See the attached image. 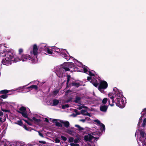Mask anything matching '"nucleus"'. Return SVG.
Returning a JSON list of instances; mask_svg holds the SVG:
<instances>
[{"label":"nucleus","mask_w":146,"mask_h":146,"mask_svg":"<svg viewBox=\"0 0 146 146\" xmlns=\"http://www.w3.org/2000/svg\"><path fill=\"white\" fill-rule=\"evenodd\" d=\"M81 100L80 98L79 97H76V99L75 100V102H76L79 103L80 102V101Z\"/></svg>","instance_id":"bb28decb"},{"label":"nucleus","mask_w":146,"mask_h":146,"mask_svg":"<svg viewBox=\"0 0 146 146\" xmlns=\"http://www.w3.org/2000/svg\"><path fill=\"white\" fill-rule=\"evenodd\" d=\"M69 107V105L68 104H66L65 105H64L62 106V108L63 109H64L66 108H68Z\"/></svg>","instance_id":"2f4dec72"},{"label":"nucleus","mask_w":146,"mask_h":146,"mask_svg":"<svg viewBox=\"0 0 146 146\" xmlns=\"http://www.w3.org/2000/svg\"><path fill=\"white\" fill-rule=\"evenodd\" d=\"M23 127L27 131L29 130V129L25 125H23Z\"/></svg>","instance_id":"c03bdc74"},{"label":"nucleus","mask_w":146,"mask_h":146,"mask_svg":"<svg viewBox=\"0 0 146 146\" xmlns=\"http://www.w3.org/2000/svg\"><path fill=\"white\" fill-rule=\"evenodd\" d=\"M58 91L57 90L54 91L53 93V94L54 96H56L58 93Z\"/></svg>","instance_id":"473e14b6"},{"label":"nucleus","mask_w":146,"mask_h":146,"mask_svg":"<svg viewBox=\"0 0 146 146\" xmlns=\"http://www.w3.org/2000/svg\"><path fill=\"white\" fill-rule=\"evenodd\" d=\"M81 113L83 115H87L89 116H90V114L89 113H88L87 111L85 110H82L81 111Z\"/></svg>","instance_id":"dca6fc26"},{"label":"nucleus","mask_w":146,"mask_h":146,"mask_svg":"<svg viewBox=\"0 0 146 146\" xmlns=\"http://www.w3.org/2000/svg\"><path fill=\"white\" fill-rule=\"evenodd\" d=\"M38 47L39 48L41 49V50H44L48 54H52L53 52L52 50L48 48L46 44L41 43L39 45Z\"/></svg>","instance_id":"6e6552de"},{"label":"nucleus","mask_w":146,"mask_h":146,"mask_svg":"<svg viewBox=\"0 0 146 146\" xmlns=\"http://www.w3.org/2000/svg\"><path fill=\"white\" fill-rule=\"evenodd\" d=\"M32 120L36 123H39L40 121V120L39 119L36 118L35 117H33ZM31 120H32V119H31Z\"/></svg>","instance_id":"6ab92c4d"},{"label":"nucleus","mask_w":146,"mask_h":146,"mask_svg":"<svg viewBox=\"0 0 146 146\" xmlns=\"http://www.w3.org/2000/svg\"><path fill=\"white\" fill-rule=\"evenodd\" d=\"M1 110L5 112H9V110H5V109H3L2 108L1 109Z\"/></svg>","instance_id":"a19ab883"},{"label":"nucleus","mask_w":146,"mask_h":146,"mask_svg":"<svg viewBox=\"0 0 146 146\" xmlns=\"http://www.w3.org/2000/svg\"><path fill=\"white\" fill-rule=\"evenodd\" d=\"M27 88L29 89L30 90H31L33 89H34L35 90H37L38 89V87L36 85H32L29 87H28Z\"/></svg>","instance_id":"a211bd4d"},{"label":"nucleus","mask_w":146,"mask_h":146,"mask_svg":"<svg viewBox=\"0 0 146 146\" xmlns=\"http://www.w3.org/2000/svg\"><path fill=\"white\" fill-rule=\"evenodd\" d=\"M61 123H63L64 125V126L66 127H68L69 126V123L67 121H60Z\"/></svg>","instance_id":"f3484780"},{"label":"nucleus","mask_w":146,"mask_h":146,"mask_svg":"<svg viewBox=\"0 0 146 146\" xmlns=\"http://www.w3.org/2000/svg\"><path fill=\"white\" fill-rule=\"evenodd\" d=\"M72 71H76V70H72Z\"/></svg>","instance_id":"4d7b16f0"},{"label":"nucleus","mask_w":146,"mask_h":146,"mask_svg":"<svg viewBox=\"0 0 146 146\" xmlns=\"http://www.w3.org/2000/svg\"><path fill=\"white\" fill-rule=\"evenodd\" d=\"M3 115V113L1 111H0V116Z\"/></svg>","instance_id":"de8ad7c7"},{"label":"nucleus","mask_w":146,"mask_h":146,"mask_svg":"<svg viewBox=\"0 0 146 146\" xmlns=\"http://www.w3.org/2000/svg\"><path fill=\"white\" fill-rule=\"evenodd\" d=\"M114 91L115 99V104L116 105L120 108H123L125 106V103L124 100L125 98L123 97L122 91L119 90L116 88H113Z\"/></svg>","instance_id":"20e7f679"},{"label":"nucleus","mask_w":146,"mask_h":146,"mask_svg":"<svg viewBox=\"0 0 146 146\" xmlns=\"http://www.w3.org/2000/svg\"><path fill=\"white\" fill-rule=\"evenodd\" d=\"M76 111H77V110H76L75 111V112L76 113V114L77 115H79L80 114V113H78V112H76Z\"/></svg>","instance_id":"3c124183"},{"label":"nucleus","mask_w":146,"mask_h":146,"mask_svg":"<svg viewBox=\"0 0 146 146\" xmlns=\"http://www.w3.org/2000/svg\"><path fill=\"white\" fill-rule=\"evenodd\" d=\"M5 120L6 118L5 117H1L0 118V122H1L2 123L5 121Z\"/></svg>","instance_id":"c85d7f7f"},{"label":"nucleus","mask_w":146,"mask_h":146,"mask_svg":"<svg viewBox=\"0 0 146 146\" xmlns=\"http://www.w3.org/2000/svg\"><path fill=\"white\" fill-rule=\"evenodd\" d=\"M44 121L46 122H48V119H47L46 118H45V119H44Z\"/></svg>","instance_id":"49530a36"},{"label":"nucleus","mask_w":146,"mask_h":146,"mask_svg":"<svg viewBox=\"0 0 146 146\" xmlns=\"http://www.w3.org/2000/svg\"><path fill=\"white\" fill-rule=\"evenodd\" d=\"M19 110L21 111V112L25 111H26V108L24 107H21L20 108Z\"/></svg>","instance_id":"7c9ffc66"},{"label":"nucleus","mask_w":146,"mask_h":146,"mask_svg":"<svg viewBox=\"0 0 146 146\" xmlns=\"http://www.w3.org/2000/svg\"><path fill=\"white\" fill-rule=\"evenodd\" d=\"M20 146H22L21 145H20Z\"/></svg>","instance_id":"bf43d9fd"},{"label":"nucleus","mask_w":146,"mask_h":146,"mask_svg":"<svg viewBox=\"0 0 146 146\" xmlns=\"http://www.w3.org/2000/svg\"><path fill=\"white\" fill-rule=\"evenodd\" d=\"M12 54L10 52H8L5 55V57L2 61V63L5 65H9L11 64Z\"/></svg>","instance_id":"0eeeda50"},{"label":"nucleus","mask_w":146,"mask_h":146,"mask_svg":"<svg viewBox=\"0 0 146 146\" xmlns=\"http://www.w3.org/2000/svg\"><path fill=\"white\" fill-rule=\"evenodd\" d=\"M54 51H55L58 53H59L60 55H61L63 58L66 59V60H68L70 58L73 59V58L72 57H70V55L68 53V54L65 53L67 52L66 50L63 49H60L56 47H54L52 48V50Z\"/></svg>","instance_id":"423d86ee"},{"label":"nucleus","mask_w":146,"mask_h":146,"mask_svg":"<svg viewBox=\"0 0 146 146\" xmlns=\"http://www.w3.org/2000/svg\"><path fill=\"white\" fill-rule=\"evenodd\" d=\"M19 144V142H16V144L17 145L18 144Z\"/></svg>","instance_id":"864d4df0"},{"label":"nucleus","mask_w":146,"mask_h":146,"mask_svg":"<svg viewBox=\"0 0 146 146\" xmlns=\"http://www.w3.org/2000/svg\"><path fill=\"white\" fill-rule=\"evenodd\" d=\"M108 101V99L107 98H104L102 101V103L103 104H105Z\"/></svg>","instance_id":"c756f323"},{"label":"nucleus","mask_w":146,"mask_h":146,"mask_svg":"<svg viewBox=\"0 0 146 146\" xmlns=\"http://www.w3.org/2000/svg\"><path fill=\"white\" fill-rule=\"evenodd\" d=\"M24 120L29 125H32V124L31 123H30V122H29V121H27V120H24Z\"/></svg>","instance_id":"4c0bfd02"},{"label":"nucleus","mask_w":146,"mask_h":146,"mask_svg":"<svg viewBox=\"0 0 146 146\" xmlns=\"http://www.w3.org/2000/svg\"><path fill=\"white\" fill-rule=\"evenodd\" d=\"M54 141L56 143H59L60 142V140L57 138H56Z\"/></svg>","instance_id":"c9c22d12"},{"label":"nucleus","mask_w":146,"mask_h":146,"mask_svg":"<svg viewBox=\"0 0 146 146\" xmlns=\"http://www.w3.org/2000/svg\"><path fill=\"white\" fill-rule=\"evenodd\" d=\"M70 145L71 146H78L79 145L77 144H75L73 143H70Z\"/></svg>","instance_id":"72a5a7b5"},{"label":"nucleus","mask_w":146,"mask_h":146,"mask_svg":"<svg viewBox=\"0 0 146 146\" xmlns=\"http://www.w3.org/2000/svg\"><path fill=\"white\" fill-rule=\"evenodd\" d=\"M71 139L70 138V141H71ZM72 140H73V139H72V141H72Z\"/></svg>","instance_id":"5fc2aeb1"},{"label":"nucleus","mask_w":146,"mask_h":146,"mask_svg":"<svg viewBox=\"0 0 146 146\" xmlns=\"http://www.w3.org/2000/svg\"><path fill=\"white\" fill-rule=\"evenodd\" d=\"M78 142V141L77 139H75L74 141V142L75 144H76Z\"/></svg>","instance_id":"a18cd8bd"},{"label":"nucleus","mask_w":146,"mask_h":146,"mask_svg":"<svg viewBox=\"0 0 146 146\" xmlns=\"http://www.w3.org/2000/svg\"><path fill=\"white\" fill-rule=\"evenodd\" d=\"M57 119H52V121L53 122H56V126H59L60 127L61 126V124L58 122H57Z\"/></svg>","instance_id":"412c9836"},{"label":"nucleus","mask_w":146,"mask_h":146,"mask_svg":"<svg viewBox=\"0 0 146 146\" xmlns=\"http://www.w3.org/2000/svg\"><path fill=\"white\" fill-rule=\"evenodd\" d=\"M1 132V131H0V132Z\"/></svg>","instance_id":"052dcab7"},{"label":"nucleus","mask_w":146,"mask_h":146,"mask_svg":"<svg viewBox=\"0 0 146 146\" xmlns=\"http://www.w3.org/2000/svg\"><path fill=\"white\" fill-rule=\"evenodd\" d=\"M36 131H37L38 133V134L41 137H44V136H43V134L40 133L39 131H37L36 130H35Z\"/></svg>","instance_id":"58836bf2"},{"label":"nucleus","mask_w":146,"mask_h":146,"mask_svg":"<svg viewBox=\"0 0 146 146\" xmlns=\"http://www.w3.org/2000/svg\"><path fill=\"white\" fill-rule=\"evenodd\" d=\"M107 83L105 81H101L100 82L99 87L102 88L103 89H106L108 87Z\"/></svg>","instance_id":"f8f14e48"},{"label":"nucleus","mask_w":146,"mask_h":146,"mask_svg":"<svg viewBox=\"0 0 146 146\" xmlns=\"http://www.w3.org/2000/svg\"><path fill=\"white\" fill-rule=\"evenodd\" d=\"M113 91H114L113 90ZM113 93H114L113 94L111 93H109L108 94V97H109V98H110L112 102L113 103V104H111L110 100H108L109 104L110 106H113V105H114V104H113V102H114V98H116V97H115V94L114 91H113Z\"/></svg>","instance_id":"9d476101"},{"label":"nucleus","mask_w":146,"mask_h":146,"mask_svg":"<svg viewBox=\"0 0 146 146\" xmlns=\"http://www.w3.org/2000/svg\"><path fill=\"white\" fill-rule=\"evenodd\" d=\"M38 48L37 45H33V49L30 51L31 56L25 54H20L21 60L24 62L31 60L32 63H36L37 61V56L38 53Z\"/></svg>","instance_id":"f03ea898"},{"label":"nucleus","mask_w":146,"mask_h":146,"mask_svg":"<svg viewBox=\"0 0 146 146\" xmlns=\"http://www.w3.org/2000/svg\"><path fill=\"white\" fill-rule=\"evenodd\" d=\"M15 124H17L18 125L21 126H23V123L21 121H17V123L15 122Z\"/></svg>","instance_id":"cd10ccee"},{"label":"nucleus","mask_w":146,"mask_h":146,"mask_svg":"<svg viewBox=\"0 0 146 146\" xmlns=\"http://www.w3.org/2000/svg\"><path fill=\"white\" fill-rule=\"evenodd\" d=\"M76 61H74L76 64L78 66L80 67H82V70H84V73L88 74L90 76L87 77L88 80L90 82L92 83L93 85L96 87H97L99 85V83L97 80L95 79L94 76L95 72L94 71L92 70L91 71L88 70V68L85 66H83L82 64L78 61L77 60H75Z\"/></svg>","instance_id":"7ed1b4c3"},{"label":"nucleus","mask_w":146,"mask_h":146,"mask_svg":"<svg viewBox=\"0 0 146 146\" xmlns=\"http://www.w3.org/2000/svg\"><path fill=\"white\" fill-rule=\"evenodd\" d=\"M70 76L69 75H68L67 76V84H68V83L70 80Z\"/></svg>","instance_id":"e433bc0d"},{"label":"nucleus","mask_w":146,"mask_h":146,"mask_svg":"<svg viewBox=\"0 0 146 146\" xmlns=\"http://www.w3.org/2000/svg\"><path fill=\"white\" fill-rule=\"evenodd\" d=\"M82 108H86L87 107L86 106H80L79 107L78 109L79 110L82 109Z\"/></svg>","instance_id":"ea45409f"},{"label":"nucleus","mask_w":146,"mask_h":146,"mask_svg":"<svg viewBox=\"0 0 146 146\" xmlns=\"http://www.w3.org/2000/svg\"><path fill=\"white\" fill-rule=\"evenodd\" d=\"M19 54H21V53L23 52V49L22 48H20L19 49Z\"/></svg>","instance_id":"37998d69"},{"label":"nucleus","mask_w":146,"mask_h":146,"mask_svg":"<svg viewBox=\"0 0 146 146\" xmlns=\"http://www.w3.org/2000/svg\"><path fill=\"white\" fill-rule=\"evenodd\" d=\"M21 60L20 56V55H17L15 54H13L12 56V61L13 62H16Z\"/></svg>","instance_id":"1a4fd4ad"},{"label":"nucleus","mask_w":146,"mask_h":146,"mask_svg":"<svg viewBox=\"0 0 146 146\" xmlns=\"http://www.w3.org/2000/svg\"><path fill=\"white\" fill-rule=\"evenodd\" d=\"M80 121H82V122H84L86 120L84 119H82L80 120Z\"/></svg>","instance_id":"8fccbe9b"},{"label":"nucleus","mask_w":146,"mask_h":146,"mask_svg":"<svg viewBox=\"0 0 146 146\" xmlns=\"http://www.w3.org/2000/svg\"><path fill=\"white\" fill-rule=\"evenodd\" d=\"M20 113L24 117L26 118L27 117L28 115L26 111L20 112Z\"/></svg>","instance_id":"5701e85b"},{"label":"nucleus","mask_w":146,"mask_h":146,"mask_svg":"<svg viewBox=\"0 0 146 146\" xmlns=\"http://www.w3.org/2000/svg\"><path fill=\"white\" fill-rule=\"evenodd\" d=\"M75 127H77L79 131H82L84 130V129L83 128L81 127L78 125H75Z\"/></svg>","instance_id":"b1692460"},{"label":"nucleus","mask_w":146,"mask_h":146,"mask_svg":"<svg viewBox=\"0 0 146 146\" xmlns=\"http://www.w3.org/2000/svg\"><path fill=\"white\" fill-rule=\"evenodd\" d=\"M94 122H95L96 123V124L100 126V129L102 130L103 129V130L104 131L105 130V125L101 123L100 121L98 119H95L94 120Z\"/></svg>","instance_id":"ddd939ff"},{"label":"nucleus","mask_w":146,"mask_h":146,"mask_svg":"<svg viewBox=\"0 0 146 146\" xmlns=\"http://www.w3.org/2000/svg\"><path fill=\"white\" fill-rule=\"evenodd\" d=\"M74 68L76 66L72 62H65L63 66L60 68L57 71L56 74L59 77H63L65 76V72L67 71H70L69 68Z\"/></svg>","instance_id":"39448f33"},{"label":"nucleus","mask_w":146,"mask_h":146,"mask_svg":"<svg viewBox=\"0 0 146 146\" xmlns=\"http://www.w3.org/2000/svg\"><path fill=\"white\" fill-rule=\"evenodd\" d=\"M53 103L52 104H51V105L54 106H55L58 105V104L59 102V101L56 99L54 100L53 101Z\"/></svg>","instance_id":"aec40b11"},{"label":"nucleus","mask_w":146,"mask_h":146,"mask_svg":"<svg viewBox=\"0 0 146 146\" xmlns=\"http://www.w3.org/2000/svg\"><path fill=\"white\" fill-rule=\"evenodd\" d=\"M15 90H4L0 91V93L3 94H7L9 93L10 91H15Z\"/></svg>","instance_id":"2eb2a0df"},{"label":"nucleus","mask_w":146,"mask_h":146,"mask_svg":"<svg viewBox=\"0 0 146 146\" xmlns=\"http://www.w3.org/2000/svg\"><path fill=\"white\" fill-rule=\"evenodd\" d=\"M1 104L2 105H5L6 107H8L10 105L9 102H2Z\"/></svg>","instance_id":"4be33fe9"},{"label":"nucleus","mask_w":146,"mask_h":146,"mask_svg":"<svg viewBox=\"0 0 146 146\" xmlns=\"http://www.w3.org/2000/svg\"><path fill=\"white\" fill-rule=\"evenodd\" d=\"M21 88V87H20V88H18V89H17L16 90H18V89H19H19H20V88Z\"/></svg>","instance_id":"6e6d98bb"},{"label":"nucleus","mask_w":146,"mask_h":146,"mask_svg":"<svg viewBox=\"0 0 146 146\" xmlns=\"http://www.w3.org/2000/svg\"><path fill=\"white\" fill-rule=\"evenodd\" d=\"M8 94H3L1 95L0 97L3 99H6L8 97Z\"/></svg>","instance_id":"393cba45"},{"label":"nucleus","mask_w":146,"mask_h":146,"mask_svg":"<svg viewBox=\"0 0 146 146\" xmlns=\"http://www.w3.org/2000/svg\"><path fill=\"white\" fill-rule=\"evenodd\" d=\"M95 138V137L92 135L91 134H88L86 135L84 137V140L86 141H91L93 139Z\"/></svg>","instance_id":"9b49d317"},{"label":"nucleus","mask_w":146,"mask_h":146,"mask_svg":"<svg viewBox=\"0 0 146 146\" xmlns=\"http://www.w3.org/2000/svg\"><path fill=\"white\" fill-rule=\"evenodd\" d=\"M42 143H44V144H45V143H46V142L44 141H42Z\"/></svg>","instance_id":"603ef678"},{"label":"nucleus","mask_w":146,"mask_h":146,"mask_svg":"<svg viewBox=\"0 0 146 146\" xmlns=\"http://www.w3.org/2000/svg\"><path fill=\"white\" fill-rule=\"evenodd\" d=\"M25 86H23L22 87V88H23Z\"/></svg>","instance_id":"13d9d810"},{"label":"nucleus","mask_w":146,"mask_h":146,"mask_svg":"<svg viewBox=\"0 0 146 146\" xmlns=\"http://www.w3.org/2000/svg\"><path fill=\"white\" fill-rule=\"evenodd\" d=\"M70 92L71 91L70 90H68L66 92V93L67 94L69 92Z\"/></svg>","instance_id":"09e8293b"},{"label":"nucleus","mask_w":146,"mask_h":146,"mask_svg":"<svg viewBox=\"0 0 146 146\" xmlns=\"http://www.w3.org/2000/svg\"><path fill=\"white\" fill-rule=\"evenodd\" d=\"M61 138L64 141H65L67 139L65 137H64L63 136H61Z\"/></svg>","instance_id":"79ce46f5"},{"label":"nucleus","mask_w":146,"mask_h":146,"mask_svg":"<svg viewBox=\"0 0 146 146\" xmlns=\"http://www.w3.org/2000/svg\"><path fill=\"white\" fill-rule=\"evenodd\" d=\"M72 85L73 86H76V87H78L80 85L79 83L78 82H74L72 83Z\"/></svg>","instance_id":"a878e982"},{"label":"nucleus","mask_w":146,"mask_h":146,"mask_svg":"<svg viewBox=\"0 0 146 146\" xmlns=\"http://www.w3.org/2000/svg\"><path fill=\"white\" fill-rule=\"evenodd\" d=\"M98 89L102 93H104V91L103 90V89L102 88L98 87Z\"/></svg>","instance_id":"f704fd0d"},{"label":"nucleus","mask_w":146,"mask_h":146,"mask_svg":"<svg viewBox=\"0 0 146 146\" xmlns=\"http://www.w3.org/2000/svg\"><path fill=\"white\" fill-rule=\"evenodd\" d=\"M146 113V109H144L141 113L143 115L139 119L138 127L139 129L136 131L135 135L137 136V139L138 143L140 146H146V137H145V134L144 130L141 128V127H144L146 125V118L144 117L145 113Z\"/></svg>","instance_id":"f257e3e1"},{"label":"nucleus","mask_w":146,"mask_h":146,"mask_svg":"<svg viewBox=\"0 0 146 146\" xmlns=\"http://www.w3.org/2000/svg\"><path fill=\"white\" fill-rule=\"evenodd\" d=\"M108 108V106L105 105H102L100 108V110L102 111L106 112Z\"/></svg>","instance_id":"4468645a"}]
</instances>
